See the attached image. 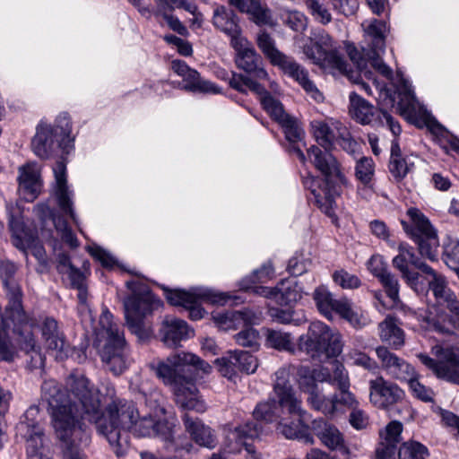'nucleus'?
I'll list each match as a JSON object with an SVG mask.
<instances>
[{
  "label": "nucleus",
  "instance_id": "obj_60",
  "mask_svg": "<svg viewBox=\"0 0 459 459\" xmlns=\"http://www.w3.org/2000/svg\"><path fill=\"white\" fill-rule=\"evenodd\" d=\"M237 358L236 352L229 351L227 356L216 359L215 363L218 366L220 373L229 379H232L238 372V365L234 359Z\"/></svg>",
  "mask_w": 459,
  "mask_h": 459
},
{
  "label": "nucleus",
  "instance_id": "obj_1",
  "mask_svg": "<svg viewBox=\"0 0 459 459\" xmlns=\"http://www.w3.org/2000/svg\"><path fill=\"white\" fill-rule=\"evenodd\" d=\"M67 387L82 405L84 418L94 422L99 434L107 438L114 453L123 456L128 447L127 432L139 411L133 401L117 399L108 404V416L101 410L100 391L84 374L74 373L67 380Z\"/></svg>",
  "mask_w": 459,
  "mask_h": 459
},
{
  "label": "nucleus",
  "instance_id": "obj_43",
  "mask_svg": "<svg viewBox=\"0 0 459 459\" xmlns=\"http://www.w3.org/2000/svg\"><path fill=\"white\" fill-rule=\"evenodd\" d=\"M409 264L406 258L400 254L393 259L394 267L401 273L402 278L408 286L416 292H421L425 290V286L420 280V274L417 272L411 271L408 266Z\"/></svg>",
  "mask_w": 459,
  "mask_h": 459
},
{
  "label": "nucleus",
  "instance_id": "obj_25",
  "mask_svg": "<svg viewBox=\"0 0 459 459\" xmlns=\"http://www.w3.org/2000/svg\"><path fill=\"white\" fill-rule=\"evenodd\" d=\"M332 330L323 322H312L308 327L307 333L299 338V350L312 356L323 353Z\"/></svg>",
  "mask_w": 459,
  "mask_h": 459
},
{
  "label": "nucleus",
  "instance_id": "obj_55",
  "mask_svg": "<svg viewBox=\"0 0 459 459\" xmlns=\"http://www.w3.org/2000/svg\"><path fill=\"white\" fill-rule=\"evenodd\" d=\"M347 357L351 360L353 365L361 367L369 372L376 373L379 368V366L375 359L358 349H351L347 353Z\"/></svg>",
  "mask_w": 459,
  "mask_h": 459
},
{
  "label": "nucleus",
  "instance_id": "obj_51",
  "mask_svg": "<svg viewBox=\"0 0 459 459\" xmlns=\"http://www.w3.org/2000/svg\"><path fill=\"white\" fill-rule=\"evenodd\" d=\"M428 448L417 441L404 442L398 450V459H427Z\"/></svg>",
  "mask_w": 459,
  "mask_h": 459
},
{
  "label": "nucleus",
  "instance_id": "obj_19",
  "mask_svg": "<svg viewBox=\"0 0 459 459\" xmlns=\"http://www.w3.org/2000/svg\"><path fill=\"white\" fill-rule=\"evenodd\" d=\"M53 172L55 176V185L53 195L60 211L65 215H69L74 223L79 226L77 216L73 209V192L69 190L66 179V166L64 161L56 162Z\"/></svg>",
  "mask_w": 459,
  "mask_h": 459
},
{
  "label": "nucleus",
  "instance_id": "obj_62",
  "mask_svg": "<svg viewBox=\"0 0 459 459\" xmlns=\"http://www.w3.org/2000/svg\"><path fill=\"white\" fill-rule=\"evenodd\" d=\"M403 432V424L398 420L389 422L385 428L380 431V441L398 445L401 441Z\"/></svg>",
  "mask_w": 459,
  "mask_h": 459
},
{
  "label": "nucleus",
  "instance_id": "obj_17",
  "mask_svg": "<svg viewBox=\"0 0 459 459\" xmlns=\"http://www.w3.org/2000/svg\"><path fill=\"white\" fill-rule=\"evenodd\" d=\"M369 401L378 409L387 410L404 398V391L396 384L378 376L368 381Z\"/></svg>",
  "mask_w": 459,
  "mask_h": 459
},
{
  "label": "nucleus",
  "instance_id": "obj_44",
  "mask_svg": "<svg viewBox=\"0 0 459 459\" xmlns=\"http://www.w3.org/2000/svg\"><path fill=\"white\" fill-rule=\"evenodd\" d=\"M297 374L299 388L303 392L308 394L307 401L312 407L311 398H314L315 396L321 398L324 394L317 391V385L314 380L313 371L309 367L300 366ZM318 400L320 401L321 399Z\"/></svg>",
  "mask_w": 459,
  "mask_h": 459
},
{
  "label": "nucleus",
  "instance_id": "obj_34",
  "mask_svg": "<svg viewBox=\"0 0 459 459\" xmlns=\"http://www.w3.org/2000/svg\"><path fill=\"white\" fill-rule=\"evenodd\" d=\"M213 25L230 37V45L234 39H243L237 16L233 11L223 5L215 8L212 16Z\"/></svg>",
  "mask_w": 459,
  "mask_h": 459
},
{
  "label": "nucleus",
  "instance_id": "obj_30",
  "mask_svg": "<svg viewBox=\"0 0 459 459\" xmlns=\"http://www.w3.org/2000/svg\"><path fill=\"white\" fill-rule=\"evenodd\" d=\"M164 295L168 302L173 306H181L189 310V316L193 320L201 319L204 316V309L200 306L199 294L182 290H169L163 287Z\"/></svg>",
  "mask_w": 459,
  "mask_h": 459
},
{
  "label": "nucleus",
  "instance_id": "obj_63",
  "mask_svg": "<svg viewBox=\"0 0 459 459\" xmlns=\"http://www.w3.org/2000/svg\"><path fill=\"white\" fill-rule=\"evenodd\" d=\"M408 384L414 397L425 403L433 401L435 395L433 390L422 385L418 379V375L411 377V379L408 381Z\"/></svg>",
  "mask_w": 459,
  "mask_h": 459
},
{
  "label": "nucleus",
  "instance_id": "obj_7",
  "mask_svg": "<svg viewBox=\"0 0 459 459\" xmlns=\"http://www.w3.org/2000/svg\"><path fill=\"white\" fill-rule=\"evenodd\" d=\"M273 393L277 398L259 403L254 411L255 422H276L285 414H302L301 400L299 399L290 383V373L286 368L275 372ZM261 425V423L259 422Z\"/></svg>",
  "mask_w": 459,
  "mask_h": 459
},
{
  "label": "nucleus",
  "instance_id": "obj_39",
  "mask_svg": "<svg viewBox=\"0 0 459 459\" xmlns=\"http://www.w3.org/2000/svg\"><path fill=\"white\" fill-rule=\"evenodd\" d=\"M302 288L295 277L281 281L277 285V303L281 306H290L302 298Z\"/></svg>",
  "mask_w": 459,
  "mask_h": 459
},
{
  "label": "nucleus",
  "instance_id": "obj_40",
  "mask_svg": "<svg viewBox=\"0 0 459 459\" xmlns=\"http://www.w3.org/2000/svg\"><path fill=\"white\" fill-rule=\"evenodd\" d=\"M42 336L48 350L63 351L65 342L63 334L59 333L57 322L54 318L47 317L41 327Z\"/></svg>",
  "mask_w": 459,
  "mask_h": 459
},
{
  "label": "nucleus",
  "instance_id": "obj_18",
  "mask_svg": "<svg viewBox=\"0 0 459 459\" xmlns=\"http://www.w3.org/2000/svg\"><path fill=\"white\" fill-rule=\"evenodd\" d=\"M231 46L236 51L235 62L239 69L260 80L268 79V74L263 67L262 57L245 37L234 39Z\"/></svg>",
  "mask_w": 459,
  "mask_h": 459
},
{
  "label": "nucleus",
  "instance_id": "obj_2",
  "mask_svg": "<svg viewBox=\"0 0 459 459\" xmlns=\"http://www.w3.org/2000/svg\"><path fill=\"white\" fill-rule=\"evenodd\" d=\"M67 394L61 390L59 384L54 379L45 380L41 385V399L48 405L52 418V425L57 438L62 443L63 454L65 459H84L82 448L87 446L91 441L90 432L81 421L84 418L82 405L77 398L67 387Z\"/></svg>",
  "mask_w": 459,
  "mask_h": 459
},
{
  "label": "nucleus",
  "instance_id": "obj_54",
  "mask_svg": "<svg viewBox=\"0 0 459 459\" xmlns=\"http://www.w3.org/2000/svg\"><path fill=\"white\" fill-rule=\"evenodd\" d=\"M306 6L314 20L326 25L332 21V14L327 9L325 0H306Z\"/></svg>",
  "mask_w": 459,
  "mask_h": 459
},
{
  "label": "nucleus",
  "instance_id": "obj_47",
  "mask_svg": "<svg viewBox=\"0 0 459 459\" xmlns=\"http://www.w3.org/2000/svg\"><path fill=\"white\" fill-rule=\"evenodd\" d=\"M442 258L452 270L459 271V240L447 237L443 242Z\"/></svg>",
  "mask_w": 459,
  "mask_h": 459
},
{
  "label": "nucleus",
  "instance_id": "obj_50",
  "mask_svg": "<svg viewBox=\"0 0 459 459\" xmlns=\"http://www.w3.org/2000/svg\"><path fill=\"white\" fill-rule=\"evenodd\" d=\"M263 108L278 124L282 122L290 115L285 112L282 104L271 94H265L260 100Z\"/></svg>",
  "mask_w": 459,
  "mask_h": 459
},
{
  "label": "nucleus",
  "instance_id": "obj_15",
  "mask_svg": "<svg viewBox=\"0 0 459 459\" xmlns=\"http://www.w3.org/2000/svg\"><path fill=\"white\" fill-rule=\"evenodd\" d=\"M39 412L38 407H30L18 424L17 432L26 440L28 459H51L48 450L44 446L43 429L37 420Z\"/></svg>",
  "mask_w": 459,
  "mask_h": 459
},
{
  "label": "nucleus",
  "instance_id": "obj_32",
  "mask_svg": "<svg viewBox=\"0 0 459 459\" xmlns=\"http://www.w3.org/2000/svg\"><path fill=\"white\" fill-rule=\"evenodd\" d=\"M57 270L60 273L66 274L70 284L78 290V299L82 305H86L88 292L86 285V275L80 269L76 268L66 255H60L58 257Z\"/></svg>",
  "mask_w": 459,
  "mask_h": 459
},
{
  "label": "nucleus",
  "instance_id": "obj_42",
  "mask_svg": "<svg viewBox=\"0 0 459 459\" xmlns=\"http://www.w3.org/2000/svg\"><path fill=\"white\" fill-rule=\"evenodd\" d=\"M256 43L263 54L274 66H278L287 56V55L281 52L276 48L274 39L266 31H262L257 34Z\"/></svg>",
  "mask_w": 459,
  "mask_h": 459
},
{
  "label": "nucleus",
  "instance_id": "obj_52",
  "mask_svg": "<svg viewBox=\"0 0 459 459\" xmlns=\"http://www.w3.org/2000/svg\"><path fill=\"white\" fill-rule=\"evenodd\" d=\"M266 343L269 347L280 351H290L293 347L290 333L273 329H268L266 332Z\"/></svg>",
  "mask_w": 459,
  "mask_h": 459
},
{
  "label": "nucleus",
  "instance_id": "obj_38",
  "mask_svg": "<svg viewBox=\"0 0 459 459\" xmlns=\"http://www.w3.org/2000/svg\"><path fill=\"white\" fill-rule=\"evenodd\" d=\"M379 337L382 342H387L395 350L401 349L404 344V332L401 329L396 320L392 316H387L379 324Z\"/></svg>",
  "mask_w": 459,
  "mask_h": 459
},
{
  "label": "nucleus",
  "instance_id": "obj_10",
  "mask_svg": "<svg viewBox=\"0 0 459 459\" xmlns=\"http://www.w3.org/2000/svg\"><path fill=\"white\" fill-rule=\"evenodd\" d=\"M161 301L147 292L143 295H132L125 302V317L127 327L139 339L145 340L152 333V327L144 321L145 316L161 307Z\"/></svg>",
  "mask_w": 459,
  "mask_h": 459
},
{
  "label": "nucleus",
  "instance_id": "obj_33",
  "mask_svg": "<svg viewBox=\"0 0 459 459\" xmlns=\"http://www.w3.org/2000/svg\"><path fill=\"white\" fill-rule=\"evenodd\" d=\"M186 430L191 438L199 446L214 448L217 444L213 430L205 425L200 419L193 418L188 413L182 417Z\"/></svg>",
  "mask_w": 459,
  "mask_h": 459
},
{
  "label": "nucleus",
  "instance_id": "obj_21",
  "mask_svg": "<svg viewBox=\"0 0 459 459\" xmlns=\"http://www.w3.org/2000/svg\"><path fill=\"white\" fill-rule=\"evenodd\" d=\"M340 394H334L329 397L324 395L321 397L315 396L311 398L312 409L322 412L325 416L333 417L338 413H343V407L353 409L359 406L355 395L349 391V388H338Z\"/></svg>",
  "mask_w": 459,
  "mask_h": 459
},
{
  "label": "nucleus",
  "instance_id": "obj_3",
  "mask_svg": "<svg viewBox=\"0 0 459 459\" xmlns=\"http://www.w3.org/2000/svg\"><path fill=\"white\" fill-rule=\"evenodd\" d=\"M186 366H192L204 375L210 374L212 369L208 362L186 351L173 353L166 360L159 359L150 364L155 375L171 388L175 401L182 410L204 412L206 405L192 379L185 375Z\"/></svg>",
  "mask_w": 459,
  "mask_h": 459
},
{
  "label": "nucleus",
  "instance_id": "obj_23",
  "mask_svg": "<svg viewBox=\"0 0 459 459\" xmlns=\"http://www.w3.org/2000/svg\"><path fill=\"white\" fill-rule=\"evenodd\" d=\"M172 70L180 77L183 78L185 82L183 89L186 91L199 92V93H212L220 92L219 88L201 77L200 74L189 67L186 62L181 60H174L171 64Z\"/></svg>",
  "mask_w": 459,
  "mask_h": 459
},
{
  "label": "nucleus",
  "instance_id": "obj_9",
  "mask_svg": "<svg viewBox=\"0 0 459 459\" xmlns=\"http://www.w3.org/2000/svg\"><path fill=\"white\" fill-rule=\"evenodd\" d=\"M407 214L411 224L402 221L403 230L418 246L421 256L430 261H437L439 241L436 230L418 209L411 208Z\"/></svg>",
  "mask_w": 459,
  "mask_h": 459
},
{
  "label": "nucleus",
  "instance_id": "obj_45",
  "mask_svg": "<svg viewBox=\"0 0 459 459\" xmlns=\"http://www.w3.org/2000/svg\"><path fill=\"white\" fill-rule=\"evenodd\" d=\"M268 315L273 321L283 325H300L307 322L304 314L299 315L290 307L286 309L275 307H269Z\"/></svg>",
  "mask_w": 459,
  "mask_h": 459
},
{
  "label": "nucleus",
  "instance_id": "obj_27",
  "mask_svg": "<svg viewBox=\"0 0 459 459\" xmlns=\"http://www.w3.org/2000/svg\"><path fill=\"white\" fill-rule=\"evenodd\" d=\"M162 342L169 348H177L182 341L188 339L193 334L186 321L167 316L164 317L160 328Z\"/></svg>",
  "mask_w": 459,
  "mask_h": 459
},
{
  "label": "nucleus",
  "instance_id": "obj_58",
  "mask_svg": "<svg viewBox=\"0 0 459 459\" xmlns=\"http://www.w3.org/2000/svg\"><path fill=\"white\" fill-rule=\"evenodd\" d=\"M279 125L282 127L286 139L290 143H298L302 140L304 132L295 117L289 116Z\"/></svg>",
  "mask_w": 459,
  "mask_h": 459
},
{
  "label": "nucleus",
  "instance_id": "obj_8",
  "mask_svg": "<svg viewBox=\"0 0 459 459\" xmlns=\"http://www.w3.org/2000/svg\"><path fill=\"white\" fill-rule=\"evenodd\" d=\"M71 119L66 113H61L56 118L55 125L40 123L32 139L31 146L34 153L41 158L48 159L56 148H61L68 153L73 148L74 137L71 136Z\"/></svg>",
  "mask_w": 459,
  "mask_h": 459
},
{
  "label": "nucleus",
  "instance_id": "obj_26",
  "mask_svg": "<svg viewBox=\"0 0 459 459\" xmlns=\"http://www.w3.org/2000/svg\"><path fill=\"white\" fill-rule=\"evenodd\" d=\"M277 67L286 75L297 82L314 100L319 101L323 99L321 92L309 78L307 70L299 65L293 57L287 56Z\"/></svg>",
  "mask_w": 459,
  "mask_h": 459
},
{
  "label": "nucleus",
  "instance_id": "obj_35",
  "mask_svg": "<svg viewBox=\"0 0 459 459\" xmlns=\"http://www.w3.org/2000/svg\"><path fill=\"white\" fill-rule=\"evenodd\" d=\"M380 113L381 110L375 108L356 92L350 94V114L359 124H372L380 119Z\"/></svg>",
  "mask_w": 459,
  "mask_h": 459
},
{
  "label": "nucleus",
  "instance_id": "obj_20",
  "mask_svg": "<svg viewBox=\"0 0 459 459\" xmlns=\"http://www.w3.org/2000/svg\"><path fill=\"white\" fill-rule=\"evenodd\" d=\"M376 354L381 363L382 368L392 378L402 382H408L417 376V372L405 359L390 351L385 346L376 348Z\"/></svg>",
  "mask_w": 459,
  "mask_h": 459
},
{
  "label": "nucleus",
  "instance_id": "obj_11",
  "mask_svg": "<svg viewBox=\"0 0 459 459\" xmlns=\"http://www.w3.org/2000/svg\"><path fill=\"white\" fill-rule=\"evenodd\" d=\"M361 26L364 30V39L368 42V47L363 48L364 55L368 56V63L384 77L392 78V69L380 57L385 47V22L370 19L364 21Z\"/></svg>",
  "mask_w": 459,
  "mask_h": 459
},
{
  "label": "nucleus",
  "instance_id": "obj_46",
  "mask_svg": "<svg viewBox=\"0 0 459 459\" xmlns=\"http://www.w3.org/2000/svg\"><path fill=\"white\" fill-rule=\"evenodd\" d=\"M431 329L438 333L446 335H453L459 333V310L449 317H446L445 314H437Z\"/></svg>",
  "mask_w": 459,
  "mask_h": 459
},
{
  "label": "nucleus",
  "instance_id": "obj_48",
  "mask_svg": "<svg viewBox=\"0 0 459 459\" xmlns=\"http://www.w3.org/2000/svg\"><path fill=\"white\" fill-rule=\"evenodd\" d=\"M281 20L284 25L296 32H304L307 27V16L297 10H283Z\"/></svg>",
  "mask_w": 459,
  "mask_h": 459
},
{
  "label": "nucleus",
  "instance_id": "obj_49",
  "mask_svg": "<svg viewBox=\"0 0 459 459\" xmlns=\"http://www.w3.org/2000/svg\"><path fill=\"white\" fill-rule=\"evenodd\" d=\"M263 108L278 124L282 122L290 115L285 112L282 104L271 94H265L260 100Z\"/></svg>",
  "mask_w": 459,
  "mask_h": 459
},
{
  "label": "nucleus",
  "instance_id": "obj_56",
  "mask_svg": "<svg viewBox=\"0 0 459 459\" xmlns=\"http://www.w3.org/2000/svg\"><path fill=\"white\" fill-rule=\"evenodd\" d=\"M389 171L394 179L403 180L414 168V163L408 158L394 159L389 160Z\"/></svg>",
  "mask_w": 459,
  "mask_h": 459
},
{
  "label": "nucleus",
  "instance_id": "obj_64",
  "mask_svg": "<svg viewBox=\"0 0 459 459\" xmlns=\"http://www.w3.org/2000/svg\"><path fill=\"white\" fill-rule=\"evenodd\" d=\"M330 384L336 385L338 388H350L351 384L348 371L343 364L339 361H334L333 364Z\"/></svg>",
  "mask_w": 459,
  "mask_h": 459
},
{
  "label": "nucleus",
  "instance_id": "obj_29",
  "mask_svg": "<svg viewBox=\"0 0 459 459\" xmlns=\"http://www.w3.org/2000/svg\"><path fill=\"white\" fill-rule=\"evenodd\" d=\"M307 412L302 409V414H285L277 423V430L286 438L300 439L306 444H313L314 438L305 429L302 422Z\"/></svg>",
  "mask_w": 459,
  "mask_h": 459
},
{
  "label": "nucleus",
  "instance_id": "obj_31",
  "mask_svg": "<svg viewBox=\"0 0 459 459\" xmlns=\"http://www.w3.org/2000/svg\"><path fill=\"white\" fill-rule=\"evenodd\" d=\"M312 134L319 145L325 149V152H329L330 149L339 137L341 128L345 126L333 118L325 120H313L310 124Z\"/></svg>",
  "mask_w": 459,
  "mask_h": 459
},
{
  "label": "nucleus",
  "instance_id": "obj_5",
  "mask_svg": "<svg viewBox=\"0 0 459 459\" xmlns=\"http://www.w3.org/2000/svg\"><path fill=\"white\" fill-rule=\"evenodd\" d=\"M99 325L94 346L107 368L118 376L131 363L124 332L114 322L113 315L108 310L101 313Z\"/></svg>",
  "mask_w": 459,
  "mask_h": 459
},
{
  "label": "nucleus",
  "instance_id": "obj_57",
  "mask_svg": "<svg viewBox=\"0 0 459 459\" xmlns=\"http://www.w3.org/2000/svg\"><path fill=\"white\" fill-rule=\"evenodd\" d=\"M375 174V163L369 157L360 158L355 167V176L360 183H370Z\"/></svg>",
  "mask_w": 459,
  "mask_h": 459
},
{
  "label": "nucleus",
  "instance_id": "obj_59",
  "mask_svg": "<svg viewBox=\"0 0 459 459\" xmlns=\"http://www.w3.org/2000/svg\"><path fill=\"white\" fill-rule=\"evenodd\" d=\"M218 322L225 328H235L240 325H246L249 321L247 313L244 311H228L217 316Z\"/></svg>",
  "mask_w": 459,
  "mask_h": 459
},
{
  "label": "nucleus",
  "instance_id": "obj_36",
  "mask_svg": "<svg viewBox=\"0 0 459 459\" xmlns=\"http://www.w3.org/2000/svg\"><path fill=\"white\" fill-rule=\"evenodd\" d=\"M19 191L27 201H33L40 188L39 175L37 169L30 164L19 169Z\"/></svg>",
  "mask_w": 459,
  "mask_h": 459
},
{
  "label": "nucleus",
  "instance_id": "obj_37",
  "mask_svg": "<svg viewBox=\"0 0 459 459\" xmlns=\"http://www.w3.org/2000/svg\"><path fill=\"white\" fill-rule=\"evenodd\" d=\"M316 436L327 448L339 451L342 455L349 457L351 451L343 435L334 425L324 422L323 426L316 430Z\"/></svg>",
  "mask_w": 459,
  "mask_h": 459
},
{
  "label": "nucleus",
  "instance_id": "obj_4",
  "mask_svg": "<svg viewBox=\"0 0 459 459\" xmlns=\"http://www.w3.org/2000/svg\"><path fill=\"white\" fill-rule=\"evenodd\" d=\"M307 155L316 169L324 176V179L307 178L304 185L310 189L317 207L328 217L336 219L335 199L342 192L338 182L345 184L346 178L332 153L322 152L319 147L313 145L307 150Z\"/></svg>",
  "mask_w": 459,
  "mask_h": 459
},
{
  "label": "nucleus",
  "instance_id": "obj_16",
  "mask_svg": "<svg viewBox=\"0 0 459 459\" xmlns=\"http://www.w3.org/2000/svg\"><path fill=\"white\" fill-rule=\"evenodd\" d=\"M314 299L319 312L326 318L332 319L334 313L347 320L354 327H361L359 316L352 309L351 301L346 298L335 299L324 286L316 289Z\"/></svg>",
  "mask_w": 459,
  "mask_h": 459
},
{
  "label": "nucleus",
  "instance_id": "obj_41",
  "mask_svg": "<svg viewBox=\"0 0 459 459\" xmlns=\"http://www.w3.org/2000/svg\"><path fill=\"white\" fill-rule=\"evenodd\" d=\"M230 4L241 13H249L257 24H265L269 22L270 14L266 8L262 7L256 0H228Z\"/></svg>",
  "mask_w": 459,
  "mask_h": 459
},
{
  "label": "nucleus",
  "instance_id": "obj_61",
  "mask_svg": "<svg viewBox=\"0 0 459 459\" xmlns=\"http://www.w3.org/2000/svg\"><path fill=\"white\" fill-rule=\"evenodd\" d=\"M235 352L237 358L234 360L238 365V371L252 374L256 370L258 361L254 355L243 351H235Z\"/></svg>",
  "mask_w": 459,
  "mask_h": 459
},
{
  "label": "nucleus",
  "instance_id": "obj_53",
  "mask_svg": "<svg viewBox=\"0 0 459 459\" xmlns=\"http://www.w3.org/2000/svg\"><path fill=\"white\" fill-rule=\"evenodd\" d=\"M49 215L53 221L56 230L60 235L62 240L72 247H77V238L73 233L71 228L68 226L67 221L52 211L49 212Z\"/></svg>",
  "mask_w": 459,
  "mask_h": 459
},
{
  "label": "nucleus",
  "instance_id": "obj_22",
  "mask_svg": "<svg viewBox=\"0 0 459 459\" xmlns=\"http://www.w3.org/2000/svg\"><path fill=\"white\" fill-rule=\"evenodd\" d=\"M303 53L313 64L320 67L336 69L353 82H357L359 78L358 72L350 67L341 54H321L314 43L306 45Z\"/></svg>",
  "mask_w": 459,
  "mask_h": 459
},
{
  "label": "nucleus",
  "instance_id": "obj_28",
  "mask_svg": "<svg viewBox=\"0 0 459 459\" xmlns=\"http://www.w3.org/2000/svg\"><path fill=\"white\" fill-rule=\"evenodd\" d=\"M128 432L137 437H160L166 442L172 440L171 427L167 422L156 420L152 416H139Z\"/></svg>",
  "mask_w": 459,
  "mask_h": 459
},
{
  "label": "nucleus",
  "instance_id": "obj_6",
  "mask_svg": "<svg viewBox=\"0 0 459 459\" xmlns=\"http://www.w3.org/2000/svg\"><path fill=\"white\" fill-rule=\"evenodd\" d=\"M4 286L8 301L4 320L11 321L13 324V332L17 334V342L21 350L30 355L31 367H43L44 358L32 333V328L36 325V321L23 310V295L21 286L17 281L4 284Z\"/></svg>",
  "mask_w": 459,
  "mask_h": 459
},
{
  "label": "nucleus",
  "instance_id": "obj_14",
  "mask_svg": "<svg viewBox=\"0 0 459 459\" xmlns=\"http://www.w3.org/2000/svg\"><path fill=\"white\" fill-rule=\"evenodd\" d=\"M433 351L437 359L424 353L417 357L437 377L459 385V349L436 346Z\"/></svg>",
  "mask_w": 459,
  "mask_h": 459
},
{
  "label": "nucleus",
  "instance_id": "obj_24",
  "mask_svg": "<svg viewBox=\"0 0 459 459\" xmlns=\"http://www.w3.org/2000/svg\"><path fill=\"white\" fill-rule=\"evenodd\" d=\"M262 432V425L257 422H247L227 431L223 443L224 450L230 454L240 453L249 440L258 437Z\"/></svg>",
  "mask_w": 459,
  "mask_h": 459
},
{
  "label": "nucleus",
  "instance_id": "obj_12",
  "mask_svg": "<svg viewBox=\"0 0 459 459\" xmlns=\"http://www.w3.org/2000/svg\"><path fill=\"white\" fill-rule=\"evenodd\" d=\"M361 26L364 30V39L368 42V47L363 48L364 55L368 56V63L384 77L392 78V69L380 57L385 47V22L370 19L364 21Z\"/></svg>",
  "mask_w": 459,
  "mask_h": 459
},
{
  "label": "nucleus",
  "instance_id": "obj_13",
  "mask_svg": "<svg viewBox=\"0 0 459 459\" xmlns=\"http://www.w3.org/2000/svg\"><path fill=\"white\" fill-rule=\"evenodd\" d=\"M428 282L429 290L436 299V305L429 308L424 314H420L422 321L427 327L432 329L437 314H445L446 317L459 310V299L447 285L446 279L441 273L437 274Z\"/></svg>",
  "mask_w": 459,
  "mask_h": 459
}]
</instances>
